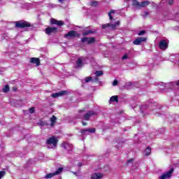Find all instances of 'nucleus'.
Wrapping results in <instances>:
<instances>
[{
    "label": "nucleus",
    "mask_w": 179,
    "mask_h": 179,
    "mask_svg": "<svg viewBox=\"0 0 179 179\" xmlns=\"http://www.w3.org/2000/svg\"><path fill=\"white\" fill-rule=\"evenodd\" d=\"M46 145L48 149H54V148H57V145H58V138H57L55 136H52L46 140Z\"/></svg>",
    "instance_id": "nucleus-1"
},
{
    "label": "nucleus",
    "mask_w": 179,
    "mask_h": 179,
    "mask_svg": "<svg viewBox=\"0 0 179 179\" xmlns=\"http://www.w3.org/2000/svg\"><path fill=\"white\" fill-rule=\"evenodd\" d=\"M85 64H87V57H80L76 61V65L78 68H82Z\"/></svg>",
    "instance_id": "nucleus-2"
},
{
    "label": "nucleus",
    "mask_w": 179,
    "mask_h": 179,
    "mask_svg": "<svg viewBox=\"0 0 179 179\" xmlns=\"http://www.w3.org/2000/svg\"><path fill=\"white\" fill-rule=\"evenodd\" d=\"M31 24L26 21H19L15 23V27H20V29H25V27H30Z\"/></svg>",
    "instance_id": "nucleus-3"
},
{
    "label": "nucleus",
    "mask_w": 179,
    "mask_h": 179,
    "mask_svg": "<svg viewBox=\"0 0 179 179\" xmlns=\"http://www.w3.org/2000/svg\"><path fill=\"white\" fill-rule=\"evenodd\" d=\"M63 171H64V168H59L57 171H56L55 173L47 174L45 178L46 179L52 178V177H54L55 176H58L61 174Z\"/></svg>",
    "instance_id": "nucleus-4"
},
{
    "label": "nucleus",
    "mask_w": 179,
    "mask_h": 179,
    "mask_svg": "<svg viewBox=\"0 0 179 179\" xmlns=\"http://www.w3.org/2000/svg\"><path fill=\"white\" fill-rule=\"evenodd\" d=\"M94 115H97V113L94 110H90L83 115V118L85 121H89L90 120V117H93Z\"/></svg>",
    "instance_id": "nucleus-5"
},
{
    "label": "nucleus",
    "mask_w": 179,
    "mask_h": 179,
    "mask_svg": "<svg viewBox=\"0 0 179 179\" xmlns=\"http://www.w3.org/2000/svg\"><path fill=\"white\" fill-rule=\"evenodd\" d=\"M159 47L160 50H163L164 51L169 48V43L166 40H161L159 44Z\"/></svg>",
    "instance_id": "nucleus-6"
},
{
    "label": "nucleus",
    "mask_w": 179,
    "mask_h": 179,
    "mask_svg": "<svg viewBox=\"0 0 179 179\" xmlns=\"http://www.w3.org/2000/svg\"><path fill=\"white\" fill-rule=\"evenodd\" d=\"M120 26V21H116L114 24H105L102 25V29H107V27H110L112 30L115 29V27Z\"/></svg>",
    "instance_id": "nucleus-7"
},
{
    "label": "nucleus",
    "mask_w": 179,
    "mask_h": 179,
    "mask_svg": "<svg viewBox=\"0 0 179 179\" xmlns=\"http://www.w3.org/2000/svg\"><path fill=\"white\" fill-rule=\"evenodd\" d=\"M79 34L76 33V31H69L66 34L64 35L65 38H75V37H78Z\"/></svg>",
    "instance_id": "nucleus-8"
},
{
    "label": "nucleus",
    "mask_w": 179,
    "mask_h": 179,
    "mask_svg": "<svg viewBox=\"0 0 179 179\" xmlns=\"http://www.w3.org/2000/svg\"><path fill=\"white\" fill-rule=\"evenodd\" d=\"M61 146L62 148H64V149H65L66 150H68L69 153V152H72V150H73V145L66 142L62 143Z\"/></svg>",
    "instance_id": "nucleus-9"
},
{
    "label": "nucleus",
    "mask_w": 179,
    "mask_h": 179,
    "mask_svg": "<svg viewBox=\"0 0 179 179\" xmlns=\"http://www.w3.org/2000/svg\"><path fill=\"white\" fill-rule=\"evenodd\" d=\"M173 172H174V169H171L169 171L159 176V179H169L171 177V175L173 174Z\"/></svg>",
    "instance_id": "nucleus-10"
},
{
    "label": "nucleus",
    "mask_w": 179,
    "mask_h": 179,
    "mask_svg": "<svg viewBox=\"0 0 179 179\" xmlns=\"http://www.w3.org/2000/svg\"><path fill=\"white\" fill-rule=\"evenodd\" d=\"M58 31V28L57 27H48V28L45 29V32L48 34H55Z\"/></svg>",
    "instance_id": "nucleus-11"
},
{
    "label": "nucleus",
    "mask_w": 179,
    "mask_h": 179,
    "mask_svg": "<svg viewBox=\"0 0 179 179\" xmlns=\"http://www.w3.org/2000/svg\"><path fill=\"white\" fill-rule=\"evenodd\" d=\"M145 41H146V38L140 37L136 38L133 41V44H134V45H141V44H142V43H145Z\"/></svg>",
    "instance_id": "nucleus-12"
},
{
    "label": "nucleus",
    "mask_w": 179,
    "mask_h": 179,
    "mask_svg": "<svg viewBox=\"0 0 179 179\" xmlns=\"http://www.w3.org/2000/svg\"><path fill=\"white\" fill-rule=\"evenodd\" d=\"M30 63L36 65V66H40V59L37 57H32L30 59Z\"/></svg>",
    "instance_id": "nucleus-13"
},
{
    "label": "nucleus",
    "mask_w": 179,
    "mask_h": 179,
    "mask_svg": "<svg viewBox=\"0 0 179 179\" xmlns=\"http://www.w3.org/2000/svg\"><path fill=\"white\" fill-rule=\"evenodd\" d=\"M80 132L83 135H85V132H89L90 134H94V132H96V129L94 127L90 129H81Z\"/></svg>",
    "instance_id": "nucleus-14"
},
{
    "label": "nucleus",
    "mask_w": 179,
    "mask_h": 179,
    "mask_svg": "<svg viewBox=\"0 0 179 179\" xmlns=\"http://www.w3.org/2000/svg\"><path fill=\"white\" fill-rule=\"evenodd\" d=\"M103 173H93L92 175L91 178L92 179H100V178H103Z\"/></svg>",
    "instance_id": "nucleus-15"
},
{
    "label": "nucleus",
    "mask_w": 179,
    "mask_h": 179,
    "mask_svg": "<svg viewBox=\"0 0 179 179\" xmlns=\"http://www.w3.org/2000/svg\"><path fill=\"white\" fill-rule=\"evenodd\" d=\"M132 5L136 9H141V3L139 1L134 0L132 2Z\"/></svg>",
    "instance_id": "nucleus-16"
},
{
    "label": "nucleus",
    "mask_w": 179,
    "mask_h": 179,
    "mask_svg": "<svg viewBox=\"0 0 179 179\" xmlns=\"http://www.w3.org/2000/svg\"><path fill=\"white\" fill-rule=\"evenodd\" d=\"M50 127H54L55 125V122H57V117L55 115H53L52 117H50Z\"/></svg>",
    "instance_id": "nucleus-17"
},
{
    "label": "nucleus",
    "mask_w": 179,
    "mask_h": 179,
    "mask_svg": "<svg viewBox=\"0 0 179 179\" xmlns=\"http://www.w3.org/2000/svg\"><path fill=\"white\" fill-rule=\"evenodd\" d=\"M69 92L68 91H61L59 92H57V94L59 97H62V96H66V94H69Z\"/></svg>",
    "instance_id": "nucleus-18"
},
{
    "label": "nucleus",
    "mask_w": 179,
    "mask_h": 179,
    "mask_svg": "<svg viewBox=\"0 0 179 179\" xmlns=\"http://www.w3.org/2000/svg\"><path fill=\"white\" fill-rule=\"evenodd\" d=\"M150 3V2L149 1H142L140 3V8H145V6H148Z\"/></svg>",
    "instance_id": "nucleus-19"
},
{
    "label": "nucleus",
    "mask_w": 179,
    "mask_h": 179,
    "mask_svg": "<svg viewBox=\"0 0 179 179\" xmlns=\"http://www.w3.org/2000/svg\"><path fill=\"white\" fill-rule=\"evenodd\" d=\"M93 33H94V31L92 30H87L83 33V36H87L89 34H93Z\"/></svg>",
    "instance_id": "nucleus-20"
},
{
    "label": "nucleus",
    "mask_w": 179,
    "mask_h": 179,
    "mask_svg": "<svg viewBox=\"0 0 179 179\" xmlns=\"http://www.w3.org/2000/svg\"><path fill=\"white\" fill-rule=\"evenodd\" d=\"M114 13H115V11L114 10H111L109 13H108V16H109V18H110V20H113V15H114Z\"/></svg>",
    "instance_id": "nucleus-21"
},
{
    "label": "nucleus",
    "mask_w": 179,
    "mask_h": 179,
    "mask_svg": "<svg viewBox=\"0 0 179 179\" xmlns=\"http://www.w3.org/2000/svg\"><path fill=\"white\" fill-rule=\"evenodd\" d=\"M110 101H116V103H118V96H111Z\"/></svg>",
    "instance_id": "nucleus-22"
},
{
    "label": "nucleus",
    "mask_w": 179,
    "mask_h": 179,
    "mask_svg": "<svg viewBox=\"0 0 179 179\" xmlns=\"http://www.w3.org/2000/svg\"><path fill=\"white\" fill-rule=\"evenodd\" d=\"M103 71H96L95 72V75H96V78H99V76H103Z\"/></svg>",
    "instance_id": "nucleus-23"
},
{
    "label": "nucleus",
    "mask_w": 179,
    "mask_h": 179,
    "mask_svg": "<svg viewBox=\"0 0 179 179\" xmlns=\"http://www.w3.org/2000/svg\"><path fill=\"white\" fill-rule=\"evenodd\" d=\"M85 83H89V82H93V78L92 77H86L85 78Z\"/></svg>",
    "instance_id": "nucleus-24"
},
{
    "label": "nucleus",
    "mask_w": 179,
    "mask_h": 179,
    "mask_svg": "<svg viewBox=\"0 0 179 179\" xmlns=\"http://www.w3.org/2000/svg\"><path fill=\"white\" fill-rule=\"evenodd\" d=\"M81 42L86 43L87 44H89V38L84 37V38H81Z\"/></svg>",
    "instance_id": "nucleus-25"
},
{
    "label": "nucleus",
    "mask_w": 179,
    "mask_h": 179,
    "mask_svg": "<svg viewBox=\"0 0 179 179\" xmlns=\"http://www.w3.org/2000/svg\"><path fill=\"white\" fill-rule=\"evenodd\" d=\"M151 152H152V149H150L149 147L145 149L146 156H149V155H150Z\"/></svg>",
    "instance_id": "nucleus-26"
},
{
    "label": "nucleus",
    "mask_w": 179,
    "mask_h": 179,
    "mask_svg": "<svg viewBox=\"0 0 179 179\" xmlns=\"http://www.w3.org/2000/svg\"><path fill=\"white\" fill-rule=\"evenodd\" d=\"M96 41V38H88V44H93Z\"/></svg>",
    "instance_id": "nucleus-27"
},
{
    "label": "nucleus",
    "mask_w": 179,
    "mask_h": 179,
    "mask_svg": "<svg viewBox=\"0 0 179 179\" xmlns=\"http://www.w3.org/2000/svg\"><path fill=\"white\" fill-rule=\"evenodd\" d=\"M3 92L4 93H8L9 92V85H6L3 88Z\"/></svg>",
    "instance_id": "nucleus-28"
},
{
    "label": "nucleus",
    "mask_w": 179,
    "mask_h": 179,
    "mask_svg": "<svg viewBox=\"0 0 179 179\" xmlns=\"http://www.w3.org/2000/svg\"><path fill=\"white\" fill-rule=\"evenodd\" d=\"M57 22H58V20H55V19H54V18H52V19L50 20V23H51V24H57Z\"/></svg>",
    "instance_id": "nucleus-29"
},
{
    "label": "nucleus",
    "mask_w": 179,
    "mask_h": 179,
    "mask_svg": "<svg viewBox=\"0 0 179 179\" xmlns=\"http://www.w3.org/2000/svg\"><path fill=\"white\" fill-rule=\"evenodd\" d=\"M57 26H64V23L63 22V21H59L57 20V22L56 24Z\"/></svg>",
    "instance_id": "nucleus-30"
},
{
    "label": "nucleus",
    "mask_w": 179,
    "mask_h": 179,
    "mask_svg": "<svg viewBox=\"0 0 179 179\" xmlns=\"http://www.w3.org/2000/svg\"><path fill=\"white\" fill-rule=\"evenodd\" d=\"M6 174V172L2 171H0V179L2 178V177H3Z\"/></svg>",
    "instance_id": "nucleus-31"
},
{
    "label": "nucleus",
    "mask_w": 179,
    "mask_h": 179,
    "mask_svg": "<svg viewBox=\"0 0 179 179\" xmlns=\"http://www.w3.org/2000/svg\"><path fill=\"white\" fill-rule=\"evenodd\" d=\"M97 1H92L91 6H97Z\"/></svg>",
    "instance_id": "nucleus-32"
},
{
    "label": "nucleus",
    "mask_w": 179,
    "mask_h": 179,
    "mask_svg": "<svg viewBox=\"0 0 179 179\" xmlns=\"http://www.w3.org/2000/svg\"><path fill=\"white\" fill-rule=\"evenodd\" d=\"M52 97H53L54 99H56L57 97H59L58 96V92L57 93H55L52 94Z\"/></svg>",
    "instance_id": "nucleus-33"
},
{
    "label": "nucleus",
    "mask_w": 179,
    "mask_h": 179,
    "mask_svg": "<svg viewBox=\"0 0 179 179\" xmlns=\"http://www.w3.org/2000/svg\"><path fill=\"white\" fill-rule=\"evenodd\" d=\"M145 33H146V31H145L144 30L141 31L138 33V36H143V34H145Z\"/></svg>",
    "instance_id": "nucleus-34"
},
{
    "label": "nucleus",
    "mask_w": 179,
    "mask_h": 179,
    "mask_svg": "<svg viewBox=\"0 0 179 179\" xmlns=\"http://www.w3.org/2000/svg\"><path fill=\"white\" fill-rule=\"evenodd\" d=\"M29 113L30 114H33V113H34V107L29 108Z\"/></svg>",
    "instance_id": "nucleus-35"
},
{
    "label": "nucleus",
    "mask_w": 179,
    "mask_h": 179,
    "mask_svg": "<svg viewBox=\"0 0 179 179\" xmlns=\"http://www.w3.org/2000/svg\"><path fill=\"white\" fill-rule=\"evenodd\" d=\"M113 86H117L118 85V80H115L113 83Z\"/></svg>",
    "instance_id": "nucleus-36"
},
{
    "label": "nucleus",
    "mask_w": 179,
    "mask_h": 179,
    "mask_svg": "<svg viewBox=\"0 0 179 179\" xmlns=\"http://www.w3.org/2000/svg\"><path fill=\"white\" fill-rule=\"evenodd\" d=\"M168 3H169V5H173V3H174V0H169V1H168Z\"/></svg>",
    "instance_id": "nucleus-37"
},
{
    "label": "nucleus",
    "mask_w": 179,
    "mask_h": 179,
    "mask_svg": "<svg viewBox=\"0 0 179 179\" xmlns=\"http://www.w3.org/2000/svg\"><path fill=\"white\" fill-rule=\"evenodd\" d=\"M99 77H96L95 78L92 79V82H99Z\"/></svg>",
    "instance_id": "nucleus-38"
},
{
    "label": "nucleus",
    "mask_w": 179,
    "mask_h": 179,
    "mask_svg": "<svg viewBox=\"0 0 179 179\" xmlns=\"http://www.w3.org/2000/svg\"><path fill=\"white\" fill-rule=\"evenodd\" d=\"M128 58V55H124L122 57V59H127Z\"/></svg>",
    "instance_id": "nucleus-39"
},
{
    "label": "nucleus",
    "mask_w": 179,
    "mask_h": 179,
    "mask_svg": "<svg viewBox=\"0 0 179 179\" xmlns=\"http://www.w3.org/2000/svg\"><path fill=\"white\" fill-rule=\"evenodd\" d=\"M148 15H149V13L148 11H144L143 16H148Z\"/></svg>",
    "instance_id": "nucleus-40"
},
{
    "label": "nucleus",
    "mask_w": 179,
    "mask_h": 179,
    "mask_svg": "<svg viewBox=\"0 0 179 179\" xmlns=\"http://www.w3.org/2000/svg\"><path fill=\"white\" fill-rule=\"evenodd\" d=\"M82 124L84 127H86V125H87V123H86V122H83Z\"/></svg>",
    "instance_id": "nucleus-41"
},
{
    "label": "nucleus",
    "mask_w": 179,
    "mask_h": 179,
    "mask_svg": "<svg viewBox=\"0 0 179 179\" xmlns=\"http://www.w3.org/2000/svg\"><path fill=\"white\" fill-rule=\"evenodd\" d=\"M59 2H60V3H64V0H58Z\"/></svg>",
    "instance_id": "nucleus-42"
},
{
    "label": "nucleus",
    "mask_w": 179,
    "mask_h": 179,
    "mask_svg": "<svg viewBox=\"0 0 179 179\" xmlns=\"http://www.w3.org/2000/svg\"><path fill=\"white\" fill-rule=\"evenodd\" d=\"M176 83L177 86H179V80L176 81Z\"/></svg>",
    "instance_id": "nucleus-43"
},
{
    "label": "nucleus",
    "mask_w": 179,
    "mask_h": 179,
    "mask_svg": "<svg viewBox=\"0 0 179 179\" xmlns=\"http://www.w3.org/2000/svg\"><path fill=\"white\" fill-rule=\"evenodd\" d=\"M17 90V88H13L14 92H16Z\"/></svg>",
    "instance_id": "nucleus-44"
},
{
    "label": "nucleus",
    "mask_w": 179,
    "mask_h": 179,
    "mask_svg": "<svg viewBox=\"0 0 179 179\" xmlns=\"http://www.w3.org/2000/svg\"><path fill=\"white\" fill-rule=\"evenodd\" d=\"M129 162H131V160L128 161V163H129Z\"/></svg>",
    "instance_id": "nucleus-45"
},
{
    "label": "nucleus",
    "mask_w": 179,
    "mask_h": 179,
    "mask_svg": "<svg viewBox=\"0 0 179 179\" xmlns=\"http://www.w3.org/2000/svg\"><path fill=\"white\" fill-rule=\"evenodd\" d=\"M79 166H81V164H79Z\"/></svg>",
    "instance_id": "nucleus-46"
},
{
    "label": "nucleus",
    "mask_w": 179,
    "mask_h": 179,
    "mask_svg": "<svg viewBox=\"0 0 179 179\" xmlns=\"http://www.w3.org/2000/svg\"><path fill=\"white\" fill-rule=\"evenodd\" d=\"M125 1H129V0H125Z\"/></svg>",
    "instance_id": "nucleus-47"
}]
</instances>
